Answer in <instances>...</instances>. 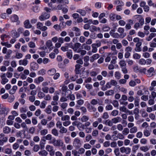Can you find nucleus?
Here are the masks:
<instances>
[{"instance_id":"f257e3e1","label":"nucleus","mask_w":156,"mask_h":156,"mask_svg":"<svg viewBox=\"0 0 156 156\" xmlns=\"http://www.w3.org/2000/svg\"><path fill=\"white\" fill-rule=\"evenodd\" d=\"M50 17V14L46 12H43L39 16V19L41 21L47 20Z\"/></svg>"},{"instance_id":"f03ea898","label":"nucleus","mask_w":156,"mask_h":156,"mask_svg":"<svg viewBox=\"0 0 156 156\" xmlns=\"http://www.w3.org/2000/svg\"><path fill=\"white\" fill-rule=\"evenodd\" d=\"M50 143H53L55 146L61 147L63 145V142L61 140H56L55 138L53 140L52 142L50 141Z\"/></svg>"},{"instance_id":"7ed1b4c3","label":"nucleus","mask_w":156,"mask_h":156,"mask_svg":"<svg viewBox=\"0 0 156 156\" xmlns=\"http://www.w3.org/2000/svg\"><path fill=\"white\" fill-rule=\"evenodd\" d=\"M8 140V137H5L4 134L3 133L0 134V146H3L4 143L7 142Z\"/></svg>"},{"instance_id":"20e7f679","label":"nucleus","mask_w":156,"mask_h":156,"mask_svg":"<svg viewBox=\"0 0 156 156\" xmlns=\"http://www.w3.org/2000/svg\"><path fill=\"white\" fill-rule=\"evenodd\" d=\"M118 84L117 81L114 80H111L109 82L106 83L107 88H110L112 86H116Z\"/></svg>"},{"instance_id":"39448f33","label":"nucleus","mask_w":156,"mask_h":156,"mask_svg":"<svg viewBox=\"0 0 156 156\" xmlns=\"http://www.w3.org/2000/svg\"><path fill=\"white\" fill-rule=\"evenodd\" d=\"M117 31L120 34H119L120 36V38H123L126 36V34L124 32V29L123 28H119Z\"/></svg>"},{"instance_id":"423d86ee","label":"nucleus","mask_w":156,"mask_h":156,"mask_svg":"<svg viewBox=\"0 0 156 156\" xmlns=\"http://www.w3.org/2000/svg\"><path fill=\"white\" fill-rule=\"evenodd\" d=\"M73 145L75 147H80L81 145L80 140L77 138H75L73 141Z\"/></svg>"},{"instance_id":"0eeeda50","label":"nucleus","mask_w":156,"mask_h":156,"mask_svg":"<svg viewBox=\"0 0 156 156\" xmlns=\"http://www.w3.org/2000/svg\"><path fill=\"white\" fill-rule=\"evenodd\" d=\"M120 151L122 153H124L126 154H129L130 153L131 150L129 147H123L120 148Z\"/></svg>"},{"instance_id":"6e6552de","label":"nucleus","mask_w":156,"mask_h":156,"mask_svg":"<svg viewBox=\"0 0 156 156\" xmlns=\"http://www.w3.org/2000/svg\"><path fill=\"white\" fill-rule=\"evenodd\" d=\"M82 65L76 64L75 66L74 71L76 74H79L81 72L80 69L82 67Z\"/></svg>"},{"instance_id":"1a4fd4ad","label":"nucleus","mask_w":156,"mask_h":156,"mask_svg":"<svg viewBox=\"0 0 156 156\" xmlns=\"http://www.w3.org/2000/svg\"><path fill=\"white\" fill-rule=\"evenodd\" d=\"M30 68L34 70H37L38 68V65L35 62H32L30 65Z\"/></svg>"},{"instance_id":"9d476101","label":"nucleus","mask_w":156,"mask_h":156,"mask_svg":"<svg viewBox=\"0 0 156 156\" xmlns=\"http://www.w3.org/2000/svg\"><path fill=\"white\" fill-rule=\"evenodd\" d=\"M24 27L27 29L30 28L32 27V25L30 23L29 20H25L23 23Z\"/></svg>"},{"instance_id":"9b49d317","label":"nucleus","mask_w":156,"mask_h":156,"mask_svg":"<svg viewBox=\"0 0 156 156\" xmlns=\"http://www.w3.org/2000/svg\"><path fill=\"white\" fill-rule=\"evenodd\" d=\"M44 80L43 77L42 76H40L38 78L35 79L34 80V82L37 84H39L41 82L43 81Z\"/></svg>"},{"instance_id":"f8f14e48","label":"nucleus","mask_w":156,"mask_h":156,"mask_svg":"<svg viewBox=\"0 0 156 156\" xmlns=\"http://www.w3.org/2000/svg\"><path fill=\"white\" fill-rule=\"evenodd\" d=\"M154 68L153 67H151L147 70L146 74L148 77H151L153 75L152 73L154 71Z\"/></svg>"},{"instance_id":"ddd939ff","label":"nucleus","mask_w":156,"mask_h":156,"mask_svg":"<svg viewBox=\"0 0 156 156\" xmlns=\"http://www.w3.org/2000/svg\"><path fill=\"white\" fill-rule=\"evenodd\" d=\"M56 69L54 68H52L48 71L47 73L49 76H53L56 73Z\"/></svg>"},{"instance_id":"4468645a","label":"nucleus","mask_w":156,"mask_h":156,"mask_svg":"<svg viewBox=\"0 0 156 156\" xmlns=\"http://www.w3.org/2000/svg\"><path fill=\"white\" fill-rule=\"evenodd\" d=\"M28 61L26 59L24 58L23 60H21L19 61V64L20 65L26 66L28 63Z\"/></svg>"},{"instance_id":"2eb2a0df","label":"nucleus","mask_w":156,"mask_h":156,"mask_svg":"<svg viewBox=\"0 0 156 156\" xmlns=\"http://www.w3.org/2000/svg\"><path fill=\"white\" fill-rule=\"evenodd\" d=\"M122 120V119L120 117L117 116L112 119V121L114 123L116 124L118 122H120Z\"/></svg>"},{"instance_id":"dca6fc26","label":"nucleus","mask_w":156,"mask_h":156,"mask_svg":"<svg viewBox=\"0 0 156 156\" xmlns=\"http://www.w3.org/2000/svg\"><path fill=\"white\" fill-rule=\"evenodd\" d=\"M72 30L73 31H75V35L78 36L80 35V29L76 27H73L72 28Z\"/></svg>"},{"instance_id":"f3484780","label":"nucleus","mask_w":156,"mask_h":156,"mask_svg":"<svg viewBox=\"0 0 156 156\" xmlns=\"http://www.w3.org/2000/svg\"><path fill=\"white\" fill-rule=\"evenodd\" d=\"M8 111V109L5 108H0V114L7 115Z\"/></svg>"},{"instance_id":"a211bd4d","label":"nucleus","mask_w":156,"mask_h":156,"mask_svg":"<svg viewBox=\"0 0 156 156\" xmlns=\"http://www.w3.org/2000/svg\"><path fill=\"white\" fill-rule=\"evenodd\" d=\"M66 55L68 58L71 59L73 57V51L71 50H69L67 51L66 53Z\"/></svg>"},{"instance_id":"6ab92c4d","label":"nucleus","mask_w":156,"mask_h":156,"mask_svg":"<svg viewBox=\"0 0 156 156\" xmlns=\"http://www.w3.org/2000/svg\"><path fill=\"white\" fill-rule=\"evenodd\" d=\"M62 90L63 92H65V95L66 94V93H68L69 92H70V93H72V92L69 89H68V87L67 86L65 85H64L62 86Z\"/></svg>"},{"instance_id":"aec40b11","label":"nucleus","mask_w":156,"mask_h":156,"mask_svg":"<svg viewBox=\"0 0 156 156\" xmlns=\"http://www.w3.org/2000/svg\"><path fill=\"white\" fill-rule=\"evenodd\" d=\"M81 44L79 43H75L73 45V49L74 51L76 52L77 51V49L80 47Z\"/></svg>"},{"instance_id":"412c9836","label":"nucleus","mask_w":156,"mask_h":156,"mask_svg":"<svg viewBox=\"0 0 156 156\" xmlns=\"http://www.w3.org/2000/svg\"><path fill=\"white\" fill-rule=\"evenodd\" d=\"M76 12L80 13L82 16H85L86 14V12L85 10L82 9H78Z\"/></svg>"},{"instance_id":"4be33fe9","label":"nucleus","mask_w":156,"mask_h":156,"mask_svg":"<svg viewBox=\"0 0 156 156\" xmlns=\"http://www.w3.org/2000/svg\"><path fill=\"white\" fill-rule=\"evenodd\" d=\"M99 55L98 54H96L94 55L91 57L90 61L91 62H93L95 60L98 58L99 57Z\"/></svg>"},{"instance_id":"5701e85b","label":"nucleus","mask_w":156,"mask_h":156,"mask_svg":"<svg viewBox=\"0 0 156 156\" xmlns=\"http://www.w3.org/2000/svg\"><path fill=\"white\" fill-rule=\"evenodd\" d=\"M38 153L41 156H46L48 154V152L45 150L40 151Z\"/></svg>"},{"instance_id":"b1692460","label":"nucleus","mask_w":156,"mask_h":156,"mask_svg":"<svg viewBox=\"0 0 156 156\" xmlns=\"http://www.w3.org/2000/svg\"><path fill=\"white\" fill-rule=\"evenodd\" d=\"M11 129L8 126H5L3 128V132L5 134H8L10 132Z\"/></svg>"},{"instance_id":"393cba45","label":"nucleus","mask_w":156,"mask_h":156,"mask_svg":"<svg viewBox=\"0 0 156 156\" xmlns=\"http://www.w3.org/2000/svg\"><path fill=\"white\" fill-rule=\"evenodd\" d=\"M44 111L47 114H50L51 113V105H49L45 108Z\"/></svg>"},{"instance_id":"a878e982","label":"nucleus","mask_w":156,"mask_h":156,"mask_svg":"<svg viewBox=\"0 0 156 156\" xmlns=\"http://www.w3.org/2000/svg\"><path fill=\"white\" fill-rule=\"evenodd\" d=\"M12 36L14 38H16L18 37L20 35L15 30H12L11 32Z\"/></svg>"},{"instance_id":"bb28decb","label":"nucleus","mask_w":156,"mask_h":156,"mask_svg":"<svg viewBox=\"0 0 156 156\" xmlns=\"http://www.w3.org/2000/svg\"><path fill=\"white\" fill-rule=\"evenodd\" d=\"M11 19L12 22H16L18 20L19 18L17 15H14L11 17Z\"/></svg>"},{"instance_id":"cd10ccee","label":"nucleus","mask_w":156,"mask_h":156,"mask_svg":"<svg viewBox=\"0 0 156 156\" xmlns=\"http://www.w3.org/2000/svg\"><path fill=\"white\" fill-rule=\"evenodd\" d=\"M139 19V23L141 26H142L144 22V20L143 18H142L141 16L138 15Z\"/></svg>"},{"instance_id":"c85d7f7f","label":"nucleus","mask_w":156,"mask_h":156,"mask_svg":"<svg viewBox=\"0 0 156 156\" xmlns=\"http://www.w3.org/2000/svg\"><path fill=\"white\" fill-rule=\"evenodd\" d=\"M114 93V90H108L105 92V94L107 96L113 95Z\"/></svg>"},{"instance_id":"c756f323","label":"nucleus","mask_w":156,"mask_h":156,"mask_svg":"<svg viewBox=\"0 0 156 156\" xmlns=\"http://www.w3.org/2000/svg\"><path fill=\"white\" fill-rule=\"evenodd\" d=\"M37 96L40 99H41L45 97V94L43 91H39L38 93Z\"/></svg>"},{"instance_id":"7c9ffc66","label":"nucleus","mask_w":156,"mask_h":156,"mask_svg":"<svg viewBox=\"0 0 156 156\" xmlns=\"http://www.w3.org/2000/svg\"><path fill=\"white\" fill-rule=\"evenodd\" d=\"M151 133V131L147 129L144 130V134L145 136L148 137L149 136Z\"/></svg>"},{"instance_id":"2f4dec72","label":"nucleus","mask_w":156,"mask_h":156,"mask_svg":"<svg viewBox=\"0 0 156 156\" xmlns=\"http://www.w3.org/2000/svg\"><path fill=\"white\" fill-rule=\"evenodd\" d=\"M46 140L44 139H42L40 142V145L41 149H44V144Z\"/></svg>"},{"instance_id":"473e14b6","label":"nucleus","mask_w":156,"mask_h":156,"mask_svg":"<svg viewBox=\"0 0 156 156\" xmlns=\"http://www.w3.org/2000/svg\"><path fill=\"white\" fill-rule=\"evenodd\" d=\"M56 2V0H51L50 2L48 4V6L53 9V7L55 6L53 4L55 3Z\"/></svg>"},{"instance_id":"72a5a7b5","label":"nucleus","mask_w":156,"mask_h":156,"mask_svg":"<svg viewBox=\"0 0 156 156\" xmlns=\"http://www.w3.org/2000/svg\"><path fill=\"white\" fill-rule=\"evenodd\" d=\"M59 4L56 6V5L55 6V7H53L52 10H61L62 9V5L60 4Z\"/></svg>"},{"instance_id":"f704fd0d","label":"nucleus","mask_w":156,"mask_h":156,"mask_svg":"<svg viewBox=\"0 0 156 156\" xmlns=\"http://www.w3.org/2000/svg\"><path fill=\"white\" fill-rule=\"evenodd\" d=\"M87 108L89 110H92L93 111L95 112L96 110V108L94 106L91 105L89 104L87 105Z\"/></svg>"},{"instance_id":"c9c22d12","label":"nucleus","mask_w":156,"mask_h":156,"mask_svg":"<svg viewBox=\"0 0 156 156\" xmlns=\"http://www.w3.org/2000/svg\"><path fill=\"white\" fill-rule=\"evenodd\" d=\"M59 132L61 133H66L67 132V129L66 128L62 126L60 129Z\"/></svg>"},{"instance_id":"e433bc0d","label":"nucleus","mask_w":156,"mask_h":156,"mask_svg":"<svg viewBox=\"0 0 156 156\" xmlns=\"http://www.w3.org/2000/svg\"><path fill=\"white\" fill-rule=\"evenodd\" d=\"M47 102L45 101H42L40 104V107L41 108H44L46 107Z\"/></svg>"},{"instance_id":"4c0bfd02","label":"nucleus","mask_w":156,"mask_h":156,"mask_svg":"<svg viewBox=\"0 0 156 156\" xmlns=\"http://www.w3.org/2000/svg\"><path fill=\"white\" fill-rule=\"evenodd\" d=\"M137 131V127L136 126H134L130 129V132L131 133H135Z\"/></svg>"},{"instance_id":"58836bf2","label":"nucleus","mask_w":156,"mask_h":156,"mask_svg":"<svg viewBox=\"0 0 156 156\" xmlns=\"http://www.w3.org/2000/svg\"><path fill=\"white\" fill-rule=\"evenodd\" d=\"M46 46L49 48H51V47L52 46V44L51 41L50 40L48 41L46 43Z\"/></svg>"},{"instance_id":"ea45409f","label":"nucleus","mask_w":156,"mask_h":156,"mask_svg":"<svg viewBox=\"0 0 156 156\" xmlns=\"http://www.w3.org/2000/svg\"><path fill=\"white\" fill-rule=\"evenodd\" d=\"M69 116L68 115H66L62 116V117H61V120L62 121L69 120Z\"/></svg>"},{"instance_id":"a19ab883","label":"nucleus","mask_w":156,"mask_h":156,"mask_svg":"<svg viewBox=\"0 0 156 156\" xmlns=\"http://www.w3.org/2000/svg\"><path fill=\"white\" fill-rule=\"evenodd\" d=\"M122 133L124 135H126L129 133V129L127 128H125Z\"/></svg>"},{"instance_id":"79ce46f5","label":"nucleus","mask_w":156,"mask_h":156,"mask_svg":"<svg viewBox=\"0 0 156 156\" xmlns=\"http://www.w3.org/2000/svg\"><path fill=\"white\" fill-rule=\"evenodd\" d=\"M116 14L114 13H111L109 15L110 19L112 21L115 20Z\"/></svg>"},{"instance_id":"37998d69","label":"nucleus","mask_w":156,"mask_h":156,"mask_svg":"<svg viewBox=\"0 0 156 156\" xmlns=\"http://www.w3.org/2000/svg\"><path fill=\"white\" fill-rule=\"evenodd\" d=\"M115 76L116 79H119L121 78V74L119 71H116L115 72Z\"/></svg>"},{"instance_id":"c03bdc74","label":"nucleus","mask_w":156,"mask_h":156,"mask_svg":"<svg viewBox=\"0 0 156 156\" xmlns=\"http://www.w3.org/2000/svg\"><path fill=\"white\" fill-rule=\"evenodd\" d=\"M118 113L119 111L118 110H114L111 113V115L114 116H115L118 115Z\"/></svg>"},{"instance_id":"a18cd8bd","label":"nucleus","mask_w":156,"mask_h":156,"mask_svg":"<svg viewBox=\"0 0 156 156\" xmlns=\"http://www.w3.org/2000/svg\"><path fill=\"white\" fill-rule=\"evenodd\" d=\"M140 149L144 152H146L149 150V148L147 146H142L140 147Z\"/></svg>"},{"instance_id":"49530a36","label":"nucleus","mask_w":156,"mask_h":156,"mask_svg":"<svg viewBox=\"0 0 156 156\" xmlns=\"http://www.w3.org/2000/svg\"><path fill=\"white\" fill-rule=\"evenodd\" d=\"M89 119V117L86 115H83L81 118V121L82 122H86Z\"/></svg>"},{"instance_id":"de8ad7c7","label":"nucleus","mask_w":156,"mask_h":156,"mask_svg":"<svg viewBox=\"0 0 156 156\" xmlns=\"http://www.w3.org/2000/svg\"><path fill=\"white\" fill-rule=\"evenodd\" d=\"M46 150L48 151H51L53 149V147L51 145H47L45 148Z\"/></svg>"},{"instance_id":"09e8293b","label":"nucleus","mask_w":156,"mask_h":156,"mask_svg":"<svg viewBox=\"0 0 156 156\" xmlns=\"http://www.w3.org/2000/svg\"><path fill=\"white\" fill-rule=\"evenodd\" d=\"M51 133L55 136H58V132L57 129H53L51 130Z\"/></svg>"},{"instance_id":"8fccbe9b","label":"nucleus","mask_w":156,"mask_h":156,"mask_svg":"<svg viewBox=\"0 0 156 156\" xmlns=\"http://www.w3.org/2000/svg\"><path fill=\"white\" fill-rule=\"evenodd\" d=\"M1 44L3 46H5L8 48H10L12 47V45L8 43V42H1Z\"/></svg>"},{"instance_id":"3c124183","label":"nucleus","mask_w":156,"mask_h":156,"mask_svg":"<svg viewBox=\"0 0 156 156\" xmlns=\"http://www.w3.org/2000/svg\"><path fill=\"white\" fill-rule=\"evenodd\" d=\"M37 74L39 75H43L45 74V70L41 69L38 72Z\"/></svg>"},{"instance_id":"603ef678","label":"nucleus","mask_w":156,"mask_h":156,"mask_svg":"<svg viewBox=\"0 0 156 156\" xmlns=\"http://www.w3.org/2000/svg\"><path fill=\"white\" fill-rule=\"evenodd\" d=\"M119 64L121 68L123 67L126 66V64L125 61H121L119 62Z\"/></svg>"},{"instance_id":"864d4df0","label":"nucleus","mask_w":156,"mask_h":156,"mask_svg":"<svg viewBox=\"0 0 156 156\" xmlns=\"http://www.w3.org/2000/svg\"><path fill=\"white\" fill-rule=\"evenodd\" d=\"M40 149V147L38 145L36 144L34 145L33 148V150L34 151L37 152Z\"/></svg>"},{"instance_id":"5fc2aeb1","label":"nucleus","mask_w":156,"mask_h":156,"mask_svg":"<svg viewBox=\"0 0 156 156\" xmlns=\"http://www.w3.org/2000/svg\"><path fill=\"white\" fill-rule=\"evenodd\" d=\"M90 30L91 32H94L95 31H97V28L94 26L92 25L90 26Z\"/></svg>"},{"instance_id":"6e6d98bb","label":"nucleus","mask_w":156,"mask_h":156,"mask_svg":"<svg viewBox=\"0 0 156 156\" xmlns=\"http://www.w3.org/2000/svg\"><path fill=\"white\" fill-rule=\"evenodd\" d=\"M23 56V55L21 53L16 52V58L17 59H19L21 58Z\"/></svg>"},{"instance_id":"4d7b16f0","label":"nucleus","mask_w":156,"mask_h":156,"mask_svg":"<svg viewBox=\"0 0 156 156\" xmlns=\"http://www.w3.org/2000/svg\"><path fill=\"white\" fill-rule=\"evenodd\" d=\"M48 130L47 129H43L40 131L41 134L42 136L46 135L48 133Z\"/></svg>"},{"instance_id":"13d9d810","label":"nucleus","mask_w":156,"mask_h":156,"mask_svg":"<svg viewBox=\"0 0 156 156\" xmlns=\"http://www.w3.org/2000/svg\"><path fill=\"white\" fill-rule=\"evenodd\" d=\"M42 90L43 92L48 93L49 90V88L48 87H42Z\"/></svg>"},{"instance_id":"bf43d9fd","label":"nucleus","mask_w":156,"mask_h":156,"mask_svg":"<svg viewBox=\"0 0 156 156\" xmlns=\"http://www.w3.org/2000/svg\"><path fill=\"white\" fill-rule=\"evenodd\" d=\"M139 63L141 65H144L146 63V62L144 59L141 58L139 60Z\"/></svg>"},{"instance_id":"052dcab7","label":"nucleus","mask_w":156,"mask_h":156,"mask_svg":"<svg viewBox=\"0 0 156 156\" xmlns=\"http://www.w3.org/2000/svg\"><path fill=\"white\" fill-rule=\"evenodd\" d=\"M61 108L63 109H66L68 106V104L66 102H63L60 105Z\"/></svg>"},{"instance_id":"680f3d73","label":"nucleus","mask_w":156,"mask_h":156,"mask_svg":"<svg viewBox=\"0 0 156 156\" xmlns=\"http://www.w3.org/2000/svg\"><path fill=\"white\" fill-rule=\"evenodd\" d=\"M72 154H73L74 156H80L78 151L76 150H73L72 151Z\"/></svg>"},{"instance_id":"e2e57ef3","label":"nucleus","mask_w":156,"mask_h":156,"mask_svg":"<svg viewBox=\"0 0 156 156\" xmlns=\"http://www.w3.org/2000/svg\"><path fill=\"white\" fill-rule=\"evenodd\" d=\"M60 74L59 73H56L54 75L53 79L54 80H56L58 79L60 76Z\"/></svg>"},{"instance_id":"0e129e2a","label":"nucleus","mask_w":156,"mask_h":156,"mask_svg":"<svg viewBox=\"0 0 156 156\" xmlns=\"http://www.w3.org/2000/svg\"><path fill=\"white\" fill-rule=\"evenodd\" d=\"M29 100L31 102H34L36 98L35 96H30L29 97Z\"/></svg>"},{"instance_id":"69168bd1","label":"nucleus","mask_w":156,"mask_h":156,"mask_svg":"<svg viewBox=\"0 0 156 156\" xmlns=\"http://www.w3.org/2000/svg\"><path fill=\"white\" fill-rule=\"evenodd\" d=\"M117 128L118 130L119 131H122L123 129V126L121 124H119L117 125Z\"/></svg>"},{"instance_id":"338daca9","label":"nucleus","mask_w":156,"mask_h":156,"mask_svg":"<svg viewBox=\"0 0 156 156\" xmlns=\"http://www.w3.org/2000/svg\"><path fill=\"white\" fill-rule=\"evenodd\" d=\"M114 153L116 156H119L120 153L119 151V149L118 148L115 149L114 151Z\"/></svg>"},{"instance_id":"774afa93","label":"nucleus","mask_w":156,"mask_h":156,"mask_svg":"<svg viewBox=\"0 0 156 156\" xmlns=\"http://www.w3.org/2000/svg\"><path fill=\"white\" fill-rule=\"evenodd\" d=\"M148 4L150 6H153L154 7L156 8V5H155L153 3L151 0H149L148 1Z\"/></svg>"}]
</instances>
